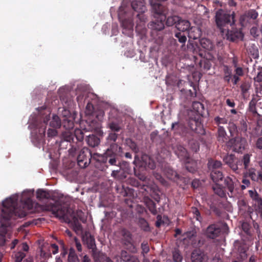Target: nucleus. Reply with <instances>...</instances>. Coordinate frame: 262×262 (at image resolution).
<instances>
[{
	"mask_svg": "<svg viewBox=\"0 0 262 262\" xmlns=\"http://www.w3.org/2000/svg\"><path fill=\"white\" fill-rule=\"evenodd\" d=\"M104 112H101L99 115H96V117L98 120H92L90 121L89 122L86 121L87 124H89L88 129L94 130L96 133H99L100 132V128L101 127V124L100 123L101 119L103 117Z\"/></svg>",
	"mask_w": 262,
	"mask_h": 262,
	"instance_id": "nucleus-17",
	"label": "nucleus"
},
{
	"mask_svg": "<svg viewBox=\"0 0 262 262\" xmlns=\"http://www.w3.org/2000/svg\"><path fill=\"white\" fill-rule=\"evenodd\" d=\"M242 232L241 238L244 243L251 242L254 239L253 234L251 230V227L249 223L243 222L241 225Z\"/></svg>",
	"mask_w": 262,
	"mask_h": 262,
	"instance_id": "nucleus-13",
	"label": "nucleus"
},
{
	"mask_svg": "<svg viewBox=\"0 0 262 262\" xmlns=\"http://www.w3.org/2000/svg\"><path fill=\"white\" fill-rule=\"evenodd\" d=\"M174 37L176 38V39L178 40V41L182 44L181 49H185V44L187 40V37L186 35L182 32H176L174 34Z\"/></svg>",
	"mask_w": 262,
	"mask_h": 262,
	"instance_id": "nucleus-42",
	"label": "nucleus"
},
{
	"mask_svg": "<svg viewBox=\"0 0 262 262\" xmlns=\"http://www.w3.org/2000/svg\"><path fill=\"white\" fill-rule=\"evenodd\" d=\"M123 154L122 148L115 143L111 144L103 155L95 154L93 156L88 148L83 147L84 167H87L93 160H96V167L101 171L105 170L108 165L116 166L119 169L113 170L111 176L116 179L122 180L125 178L124 173L121 171L120 160V157H122Z\"/></svg>",
	"mask_w": 262,
	"mask_h": 262,
	"instance_id": "nucleus-1",
	"label": "nucleus"
},
{
	"mask_svg": "<svg viewBox=\"0 0 262 262\" xmlns=\"http://www.w3.org/2000/svg\"><path fill=\"white\" fill-rule=\"evenodd\" d=\"M200 119V117H199V115L193 116L188 114L187 124L189 128L192 132L196 134H203L205 131L202 128Z\"/></svg>",
	"mask_w": 262,
	"mask_h": 262,
	"instance_id": "nucleus-11",
	"label": "nucleus"
},
{
	"mask_svg": "<svg viewBox=\"0 0 262 262\" xmlns=\"http://www.w3.org/2000/svg\"><path fill=\"white\" fill-rule=\"evenodd\" d=\"M58 93L63 106L58 108V114L62 118V124L63 127L67 130H70L73 128L74 123L69 108L73 105V101L68 91L60 88Z\"/></svg>",
	"mask_w": 262,
	"mask_h": 262,
	"instance_id": "nucleus-4",
	"label": "nucleus"
},
{
	"mask_svg": "<svg viewBox=\"0 0 262 262\" xmlns=\"http://www.w3.org/2000/svg\"><path fill=\"white\" fill-rule=\"evenodd\" d=\"M224 188H226L230 193V194L228 193L229 196H231L234 193L236 186L235 182L230 177L227 176L224 179Z\"/></svg>",
	"mask_w": 262,
	"mask_h": 262,
	"instance_id": "nucleus-29",
	"label": "nucleus"
},
{
	"mask_svg": "<svg viewBox=\"0 0 262 262\" xmlns=\"http://www.w3.org/2000/svg\"><path fill=\"white\" fill-rule=\"evenodd\" d=\"M157 18L155 20L150 22L148 24V28L156 31H161L164 28V21L166 19L165 15H161L160 16H155Z\"/></svg>",
	"mask_w": 262,
	"mask_h": 262,
	"instance_id": "nucleus-16",
	"label": "nucleus"
},
{
	"mask_svg": "<svg viewBox=\"0 0 262 262\" xmlns=\"http://www.w3.org/2000/svg\"><path fill=\"white\" fill-rule=\"evenodd\" d=\"M193 213L195 215L196 220L201 222L202 219L199 210L196 208H194L193 210Z\"/></svg>",
	"mask_w": 262,
	"mask_h": 262,
	"instance_id": "nucleus-63",
	"label": "nucleus"
},
{
	"mask_svg": "<svg viewBox=\"0 0 262 262\" xmlns=\"http://www.w3.org/2000/svg\"><path fill=\"white\" fill-rule=\"evenodd\" d=\"M190 28V23L185 19H182L180 17V20L177 23L176 28L182 32L188 31Z\"/></svg>",
	"mask_w": 262,
	"mask_h": 262,
	"instance_id": "nucleus-35",
	"label": "nucleus"
},
{
	"mask_svg": "<svg viewBox=\"0 0 262 262\" xmlns=\"http://www.w3.org/2000/svg\"><path fill=\"white\" fill-rule=\"evenodd\" d=\"M145 203L146 207L148 208L151 213L153 215L157 214L156 204L152 200L150 199H147L145 200Z\"/></svg>",
	"mask_w": 262,
	"mask_h": 262,
	"instance_id": "nucleus-40",
	"label": "nucleus"
},
{
	"mask_svg": "<svg viewBox=\"0 0 262 262\" xmlns=\"http://www.w3.org/2000/svg\"><path fill=\"white\" fill-rule=\"evenodd\" d=\"M132 9L136 12L142 13L144 11L145 6L141 1H133L132 2Z\"/></svg>",
	"mask_w": 262,
	"mask_h": 262,
	"instance_id": "nucleus-38",
	"label": "nucleus"
},
{
	"mask_svg": "<svg viewBox=\"0 0 262 262\" xmlns=\"http://www.w3.org/2000/svg\"><path fill=\"white\" fill-rule=\"evenodd\" d=\"M174 153L181 161L185 162L190 159L187 150L182 145L177 146L174 150Z\"/></svg>",
	"mask_w": 262,
	"mask_h": 262,
	"instance_id": "nucleus-27",
	"label": "nucleus"
},
{
	"mask_svg": "<svg viewBox=\"0 0 262 262\" xmlns=\"http://www.w3.org/2000/svg\"><path fill=\"white\" fill-rule=\"evenodd\" d=\"M92 91L89 85L83 84V98L84 97V102L87 103L85 111L86 115H91L93 114L94 105L98 101V96Z\"/></svg>",
	"mask_w": 262,
	"mask_h": 262,
	"instance_id": "nucleus-7",
	"label": "nucleus"
},
{
	"mask_svg": "<svg viewBox=\"0 0 262 262\" xmlns=\"http://www.w3.org/2000/svg\"><path fill=\"white\" fill-rule=\"evenodd\" d=\"M214 192L220 196L221 198H224L226 196V193L225 192L223 187L217 184L214 183L212 186Z\"/></svg>",
	"mask_w": 262,
	"mask_h": 262,
	"instance_id": "nucleus-39",
	"label": "nucleus"
},
{
	"mask_svg": "<svg viewBox=\"0 0 262 262\" xmlns=\"http://www.w3.org/2000/svg\"><path fill=\"white\" fill-rule=\"evenodd\" d=\"M173 259L175 262H181L182 256L178 251H174L172 253Z\"/></svg>",
	"mask_w": 262,
	"mask_h": 262,
	"instance_id": "nucleus-57",
	"label": "nucleus"
},
{
	"mask_svg": "<svg viewBox=\"0 0 262 262\" xmlns=\"http://www.w3.org/2000/svg\"><path fill=\"white\" fill-rule=\"evenodd\" d=\"M192 110H191L188 114L192 115H199V117L203 116L204 114V105L198 101H194L192 104Z\"/></svg>",
	"mask_w": 262,
	"mask_h": 262,
	"instance_id": "nucleus-23",
	"label": "nucleus"
},
{
	"mask_svg": "<svg viewBox=\"0 0 262 262\" xmlns=\"http://www.w3.org/2000/svg\"><path fill=\"white\" fill-rule=\"evenodd\" d=\"M122 243L126 248L132 252L136 250L135 246L133 243L132 234L128 230L123 229L122 230Z\"/></svg>",
	"mask_w": 262,
	"mask_h": 262,
	"instance_id": "nucleus-12",
	"label": "nucleus"
},
{
	"mask_svg": "<svg viewBox=\"0 0 262 262\" xmlns=\"http://www.w3.org/2000/svg\"><path fill=\"white\" fill-rule=\"evenodd\" d=\"M140 166L145 169H154L156 168V163L150 156L146 154H144L141 157Z\"/></svg>",
	"mask_w": 262,
	"mask_h": 262,
	"instance_id": "nucleus-20",
	"label": "nucleus"
},
{
	"mask_svg": "<svg viewBox=\"0 0 262 262\" xmlns=\"http://www.w3.org/2000/svg\"><path fill=\"white\" fill-rule=\"evenodd\" d=\"M250 156L251 155L246 154L244 155L243 158L241 160V164L242 165V163L244 166V168L247 170L249 168L250 162Z\"/></svg>",
	"mask_w": 262,
	"mask_h": 262,
	"instance_id": "nucleus-51",
	"label": "nucleus"
},
{
	"mask_svg": "<svg viewBox=\"0 0 262 262\" xmlns=\"http://www.w3.org/2000/svg\"><path fill=\"white\" fill-rule=\"evenodd\" d=\"M180 20V17L177 15L168 16L166 21V25L167 26H172L174 25L177 26V23Z\"/></svg>",
	"mask_w": 262,
	"mask_h": 262,
	"instance_id": "nucleus-47",
	"label": "nucleus"
},
{
	"mask_svg": "<svg viewBox=\"0 0 262 262\" xmlns=\"http://www.w3.org/2000/svg\"><path fill=\"white\" fill-rule=\"evenodd\" d=\"M223 161L225 164L236 174H238L241 172L239 166H242L241 164V160L236 157L235 155L231 154H227L224 157Z\"/></svg>",
	"mask_w": 262,
	"mask_h": 262,
	"instance_id": "nucleus-10",
	"label": "nucleus"
},
{
	"mask_svg": "<svg viewBox=\"0 0 262 262\" xmlns=\"http://www.w3.org/2000/svg\"><path fill=\"white\" fill-rule=\"evenodd\" d=\"M210 176L214 183H217L220 181H222L224 178V175L222 170L211 171Z\"/></svg>",
	"mask_w": 262,
	"mask_h": 262,
	"instance_id": "nucleus-37",
	"label": "nucleus"
},
{
	"mask_svg": "<svg viewBox=\"0 0 262 262\" xmlns=\"http://www.w3.org/2000/svg\"><path fill=\"white\" fill-rule=\"evenodd\" d=\"M30 193L29 192H24L20 199L21 202H24L25 205H28L30 209L33 207L32 201L29 196Z\"/></svg>",
	"mask_w": 262,
	"mask_h": 262,
	"instance_id": "nucleus-44",
	"label": "nucleus"
},
{
	"mask_svg": "<svg viewBox=\"0 0 262 262\" xmlns=\"http://www.w3.org/2000/svg\"><path fill=\"white\" fill-rule=\"evenodd\" d=\"M189 145L192 150L194 152H197L200 149L199 144L195 141H190L189 142Z\"/></svg>",
	"mask_w": 262,
	"mask_h": 262,
	"instance_id": "nucleus-56",
	"label": "nucleus"
},
{
	"mask_svg": "<svg viewBox=\"0 0 262 262\" xmlns=\"http://www.w3.org/2000/svg\"><path fill=\"white\" fill-rule=\"evenodd\" d=\"M251 88V83L249 80L245 79L242 81L239 88L241 95L244 99H248L250 96V90Z\"/></svg>",
	"mask_w": 262,
	"mask_h": 262,
	"instance_id": "nucleus-21",
	"label": "nucleus"
},
{
	"mask_svg": "<svg viewBox=\"0 0 262 262\" xmlns=\"http://www.w3.org/2000/svg\"><path fill=\"white\" fill-rule=\"evenodd\" d=\"M248 193L252 201L254 202L256 208L262 206V198L255 189L248 190Z\"/></svg>",
	"mask_w": 262,
	"mask_h": 262,
	"instance_id": "nucleus-30",
	"label": "nucleus"
},
{
	"mask_svg": "<svg viewBox=\"0 0 262 262\" xmlns=\"http://www.w3.org/2000/svg\"><path fill=\"white\" fill-rule=\"evenodd\" d=\"M74 136L77 141H82V129L78 128L75 130Z\"/></svg>",
	"mask_w": 262,
	"mask_h": 262,
	"instance_id": "nucleus-58",
	"label": "nucleus"
},
{
	"mask_svg": "<svg viewBox=\"0 0 262 262\" xmlns=\"http://www.w3.org/2000/svg\"><path fill=\"white\" fill-rule=\"evenodd\" d=\"M110 128L112 131L114 132H118L121 129L120 126L118 124L114 122H112L110 124Z\"/></svg>",
	"mask_w": 262,
	"mask_h": 262,
	"instance_id": "nucleus-60",
	"label": "nucleus"
},
{
	"mask_svg": "<svg viewBox=\"0 0 262 262\" xmlns=\"http://www.w3.org/2000/svg\"><path fill=\"white\" fill-rule=\"evenodd\" d=\"M204 259V253L199 249H194L191 254L192 262H203Z\"/></svg>",
	"mask_w": 262,
	"mask_h": 262,
	"instance_id": "nucleus-32",
	"label": "nucleus"
},
{
	"mask_svg": "<svg viewBox=\"0 0 262 262\" xmlns=\"http://www.w3.org/2000/svg\"><path fill=\"white\" fill-rule=\"evenodd\" d=\"M221 232V225L214 223L207 227L205 231V235L208 238L215 239L220 236Z\"/></svg>",
	"mask_w": 262,
	"mask_h": 262,
	"instance_id": "nucleus-14",
	"label": "nucleus"
},
{
	"mask_svg": "<svg viewBox=\"0 0 262 262\" xmlns=\"http://www.w3.org/2000/svg\"><path fill=\"white\" fill-rule=\"evenodd\" d=\"M246 174L252 181L262 184V171H257L255 168H251L247 169Z\"/></svg>",
	"mask_w": 262,
	"mask_h": 262,
	"instance_id": "nucleus-19",
	"label": "nucleus"
},
{
	"mask_svg": "<svg viewBox=\"0 0 262 262\" xmlns=\"http://www.w3.org/2000/svg\"><path fill=\"white\" fill-rule=\"evenodd\" d=\"M138 224L139 227L144 231H149L150 227L147 221L143 217L138 219Z\"/></svg>",
	"mask_w": 262,
	"mask_h": 262,
	"instance_id": "nucleus-46",
	"label": "nucleus"
},
{
	"mask_svg": "<svg viewBox=\"0 0 262 262\" xmlns=\"http://www.w3.org/2000/svg\"><path fill=\"white\" fill-rule=\"evenodd\" d=\"M217 140L221 143H226L230 139L227 135L225 128L223 126L217 127L216 134Z\"/></svg>",
	"mask_w": 262,
	"mask_h": 262,
	"instance_id": "nucleus-28",
	"label": "nucleus"
},
{
	"mask_svg": "<svg viewBox=\"0 0 262 262\" xmlns=\"http://www.w3.org/2000/svg\"><path fill=\"white\" fill-rule=\"evenodd\" d=\"M223 80L227 83L231 82L234 85H237L241 80V77L244 75V71L243 68H236L234 69L232 74V69L227 65H224L223 69Z\"/></svg>",
	"mask_w": 262,
	"mask_h": 262,
	"instance_id": "nucleus-8",
	"label": "nucleus"
},
{
	"mask_svg": "<svg viewBox=\"0 0 262 262\" xmlns=\"http://www.w3.org/2000/svg\"><path fill=\"white\" fill-rule=\"evenodd\" d=\"M26 254L22 252H18L15 255V262H21Z\"/></svg>",
	"mask_w": 262,
	"mask_h": 262,
	"instance_id": "nucleus-59",
	"label": "nucleus"
},
{
	"mask_svg": "<svg viewBox=\"0 0 262 262\" xmlns=\"http://www.w3.org/2000/svg\"><path fill=\"white\" fill-rule=\"evenodd\" d=\"M51 126L54 128H59L61 125V121L59 117L56 115L53 116L52 120L50 122Z\"/></svg>",
	"mask_w": 262,
	"mask_h": 262,
	"instance_id": "nucleus-50",
	"label": "nucleus"
},
{
	"mask_svg": "<svg viewBox=\"0 0 262 262\" xmlns=\"http://www.w3.org/2000/svg\"><path fill=\"white\" fill-rule=\"evenodd\" d=\"M121 25L124 29L133 30L134 23L132 18L124 19L122 21Z\"/></svg>",
	"mask_w": 262,
	"mask_h": 262,
	"instance_id": "nucleus-49",
	"label": "nucleus"
},
{
	"mask_svg": "<svg viewBox=\"0 0 262 262\" xmlns=\"http://www.w3.org/2000/svg\"><path fill=\"white\" fill-rule=\"evenodd\" d=\"M207 165L210 172L214 170H222V163L220 161L211 159L208 160Z\"/></svg>",
	"mask_w": 262,
	"mask_h": 262,
	"instance_id": "nucleus-33",
	"label": "nucleus"
},
{
	"mask_svg": "<svg viewBox=\"0 0 262 262\" xmlns=\"http://www.w3.org/2000/svg\"><path fill=\"white\" fill-rule=\"evenodd\" d=\"M200 67L204 70H209L211 67V62L206 59H201L199 62Z\"/></svg>",
	"mask_w": 262,
	"mask_h": 262,
	"instance_id": "nucleus-52",
	"label": "nucleus"
},
{
	"mask_svg": "<svg viewBox=\"0 0 262 262\" xmlns=\"http://www.w3.org/2000/svg\"><path fill=\"white\" fill-rule=\"evenodd\" d=\"M134 173L135 175L138 177L141 181H145L146 179V176L145 174L141 173L139 170H137L136 169L134 168Z\"/></svg>",
	"mask_w": 262,
	"mask_h": 262,
	"instance_id": "nucleus-61",
	"label": "nucleus"
},
{
	"mask_svg": "<svg viewBox=\"0 0 262 262\" xmlns=\"http://www.w3.org/2000/svg\"><path fill=\"white\" fill-rule=\"evenodd\" d=\"M150 4L153 12L157 15V16L161 17V15H165V7L160 2H155V0H151Z\"/></svg>",
	"mask_w": 262,
	"mask_h": 262,
	"instance_id": "nucleus-26",
	"label": "nucleus"
},
{
	"mask_svg": "<svg viewBox=\"0 0 262 262\" xmlns=\"http://www.w3.org/2000/svg\"><path fill=\"white\" fill-rule=\"evenodd\" d=\"M254 79L255 83H259V85L262 86V72H259Z\"/></svg>",
	"mask_w": 262,
	"mask_h": 262,
	"instance_id": "nucleus-64",
	"label": "nucleus"
},
{
	"mask_svg": "<svg viewBox=\"0 0 262 262\" xmlns=\"http://www.w3.org/2000/svg\"><path fill=\"white\" fill-rule=\"evenodd\" d=\"M186 128L184 125L180 122H174L172 124L171 130L173 134L183 135L186 133Z\"/></svg>",
	"mask_w": 262,
	"mask_h": 262,
	"instance_id": "nucleus-31",
	"label": "nucleus"
},
{
	"mask_svg": "<svg viewBox=\"0 0 262 262\" xmlns=\"http://www.w3.org/2000/svg\"><path fill=\"white\" fill-rule=\"evenodd\" d=\"M183 236L184 237V239L188 238V239H191L193 237L196 236V232L195 229H192L191 231L185 232Z\"/></svg>",
	"mask_w": 262,
	"mask_h": 262,
	"instance_id": "nucleus-55",
	"label": "nucleus"
},
{
	"mask_svg": "<svg viewBox=\"0 0 262 262\" xmlns=\"http://www.w3.org/2000/svg\"><path fill=\"white\" fill-rule=\"evenodd\" d=\"M228 129L230 133V136L232 138H233L235 137H239L238 136V130L237 129V127L236 125L234 123L230 122L228 123Z\"/></svg>",
	"mask_w": 262,
	"mask_h": 262,
	"instance_id": "nucleus-41",
	"label": "nucleus"
},
{
	"mask_svg": "<svg viewBox=\"0 0 262 262\" xmlns=\"http://www.w3.org/2000/svg\"><path fill=\"white\" fill-rule=\"evenodd\" d=\"M238 205L241 213L248 215L252 219L251 214L253 213V209L248 204L246 201L240 200L238 201Z\"/></svg>",
	"mask_w": 262,
	"mask_h": 262,
	"instance_id": "nucleus-22",
	"label": "nucleus"
},
{
	"mask_svg": "<svg viewBox=\"0 0 262 262\" xmlns=\"http://www.w3.org/2000/svg\"><path fill=\"white\" fill-rule=\"evenodd\" d=\"M247 141L245 138L241 137H235L230 139L226 143L228 148L234 152H242L246 147Z\"/></svg>",
	"mask_w": 262,
	"mask_h": 262,
	"instance_id": "nucleus-9",
	"label": "nucleus"
},
{
	"mask_svg": "<svg viewBox=\"0 0 262 262\" xmlns=\"http://www.w3.org/2000/svg\"><path fill=\"white\" fill-rule=\"evenodd\" d=\"M191 159H189L185 162L186 169L190 172L194 173L197 170L196 164L193 161H191Z\"/></svg>",
	"mask_w": 262,
	"mask_h": 262,
	"instance_id": "nucleus-43",
	"label": "nucleus"
},
{
	"mask_svg": "<svg viewBox=\"0 0 262 262\" xmlns=\"http://www.w3.org/2000/svg\"><path fill=\"white\" fill-rule=\"evenodd\" d=\"M85 140L88 144L92 147L98 146L100 143V139L93 134L87 136Z\"/></svg>",
	"mask_w": 262,
	"mask_h": 262,
	"instance_id": "nucleus-36",
	"label": "nucleus"
},
{
	"mask_svg": "<svg viewBox=\"0 0 262 262\" xmlns=\"http://www.w3.org/2000/svg\"><path fill=\"white\" fill-rule=\"evenodd\" d=\"M224 38L230 41H235L242 36V32L232 26L231 29H228L225 33Z\"/></svg>",
	"mask_w": 262,
	"mask_h": 262,
	"instance_id": "nucleus-18",
	"label": "nucleus"
},
{
	"mask_svg": "<svg viewBox=\"0 0 262 262\" xmlns=\"http://www.w3.org/2000/svg\"><path fill=\"white\" fill-rule=\"evenodd\" d=\"M83 244H86L88 248L91 249L95 262H113L106 254L97 251L95 238L89 232H85L84 235L83 234Z\"/></svg>",
	"mask_w": 262,
	"mask_h": 262,
	"instance_id": "nucleus-6",
	"label": "nucleus"
},
{
	"mask_svg": "<svg viewBox=\"0 0 262 262\" xmlns=\"http://www.w3.org/2000/svg\"><path fill=\"white\" fill-rule=\"evenodd\" d=\"M117 260L118 262H139L138 258L124 250L121 252L120 255Z\"/></svg>",
	"mask_w": 262,
	"mask_h": 262,
	"instance_id": "nucleus-25",
	"label": "nucleus"
},
{
	"mask_svg": "<svg viewBox=\"0 0 262 262\" xmlns=\"http://www.w3.org/2000/svg\"><path fill=\"white\" fill-rule=\"evenodd\" d=\"M126 144L129 148L135 153H138L139 151L138 146L136 143L130 138L126 139L125 140Z\"/></svg>",
	"mask_w": 262,
	"mask_h": 262,
	"instance_id": "nucleus-48",
	"label": "nucleus"
},
{
	"mask_svg": "<svg viewBox=\"0 0 262 262\" xmlns=\"http://www.w3.org/2000/svg\"><path fill=\"white\" fill-rule=\"evenodd\" d=\"M200 44L202 48L208 51L212 50L213 48V45L212 42L207 38L201 39Z\"/></svg>",
	"mask_w": 262,
	"mask_h": 262,
	"instance_id": "nucleus-45",
	"label": "nucleus"
},
{
	"mask_svg": "<svg viewBox=\"0 0 262 262\" xmlns=\"http://www.w3.org/2000/svg\"><path fill=\"white\" fill-rule=\"evenodd\" d=\"M78 259L75 250L73 248H70L68 256L69 262H76Z\"/></svg>",
	"mask_w": 262,
	"mask_h": 262,
	"instance_id": "nucleus-54",
	"label": "nucleus"
},
{
	"mask_svg": "<svg viewBox=\"0 0 262 262\" xmlns=\"http://www.w3.org/2000/svg\"><path fill=\"white\" fill-rule=\"evenodd\" d=\"M258 16V12L254 9H250L242 17L243 23H251L255 21Z\"/></svg>",
	"mask_w": 262,
	"mask_h": 262,
	"instance_id": "nucleus-24",
	"label": "nucleus"
},
{
	"mask_svg": "<svg viewBox=\"0 0 262 262\" xmlns=\"http://www.w3.org/2000/svg\"><path fill=\"white\" fill-rule=\"evenodd\" d=\"M214 124L219 126H222L221 124H227L228 123V119L225 117H220L216 116L214 118Z\"/></svg>",
	"mask_w": 262,
	"mask_h": 262,
	"instance_id": "nucleus-53",
	"label": "nucleus"
},
{
	"mask_svg": "<svg viewBox=\"0 0 262 262\" xmlns=\"http://www.w3.org/2000/svg\"><path fill=\"white\" fill-rule=\"evenodd\" d=\"M18 200V195H13L3 202V208L2 210V216L0 217V223L3 227H8L9 225V220L14 216H17L19 218L26 216L27 213L24 211L18 213L17 208Z\"/></svg>",
	"mask_w": 262,
	"mask_h": 262,
	"instance_id": "nucleus-3",
	"label": "nucleus"
},
{
	"mask_svg": "<svg viewBox=\"0 0 262 262\" xmlns=\"http://www.w3.org/2000/svg\"><path fill=\"white\" fill-rule=\"evenodd\" d=\"M235 14L234 11L220 9L215 13V21L217 27L224 35V27L230 25L231 27L235 24Z\"/></svg>",
	"mask_w": 262,
	"mask_h": 262,
	"instance_id": "nucleus-5",
	"label": "nucleus"
},
{
	"mask_svg": "<svg viewBox=\"0 0 262 262\" xmlns=\"http://www.w3.org/2000/svg\"><path fill=\"white\" fill-rule=\"evenodd\" d=\"M167 178L174 181L178 183L179 181H182L183 182H185V179L180 176L178 173L171 169H168L167 171Z\"/></svg>",
	"mask_w": 262,
	"mask_h": 262,
	"instance_id": "nucleus-34",
	"label": "nucleus"
},
{
	"mask_svg": "<svg viewBox=\"0 0 262 262\" xmlns=\"http://www.w3.org/2000/svg\"><path fill=\"white\" fill-rule=\"evenodd\" d=\"M48 120H43V124L38 129V135L36 138H34L33 142L35 145L40 148L41 145L45 143V137L46 133V125L47 124Z\"/></svg>",
	"mask_w": 262,
	"mask_h": 262,
	"instance_id": "nucleus-15",
	"label": "nucleus"
},
{
	"mask_svg": "<svg viewBox=\"0 0 262 262\" xmlns=\"http://www.w3.org/2000/svg\"><path fill=\"white\" fill-rule=\"evenodd\" d=\"M36 197L39 200L43 199L49 200L53 202L47 204V210L50 211L57 217L63 219L66 222L71 223L77 234L82 236V225L80 221L81 218L76 217L73 211L67 207V205H62L66 199L63 194L56 192H52L49 190L38 189L36 191Z\"/></svg>",
	"mask_w": 262,
	"mask_h": 262,
	"instance_id": "nucleus-2",
	"label": "nucleus"
},
{
	"mask_svg": "<svg viewBox=\"0 0 262 262\" xmlns=\"http://www.w3.org/2000/svg\"><path fill=\"white\" fill-rule=\"evenodd\" d=\"M141 249L143 253L146 254L149 251V248L147 243L143 242L141 244Z\"/></svg>",
	"mask_w": 262,
	"mask_h": 262,
	"instance_id": "nucleus-62",
	"label": "nucleus"
}]
</instances>
